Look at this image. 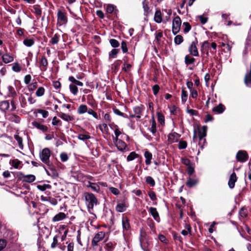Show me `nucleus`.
Masks as SVG:
<instances>
[{
  "instance_id": "f257e3e1",
  "label": "nucleus",
  "mask_w": 251,
  "mask_h": 251,
  "mask_svg": "<svg viewBox=\"0 0 251 251\" xmlns=\"http://www.w3.org/2000/svg\"><path fill=\"white\" fill-rule=\"evenodd\" d=\"M84 196L86 201V204L89 211H90V209H93L94 205L98 204V200L92 193H85Z\"/></svg>"
},
{
  "instance_id": "f03ea898",
  "label": "nucleus",
  "mask_w": 251,
  "mask_h": 251,
  "mask_svg": "<svg viewBox=\"0 0 251 251\" xmlns=\"http://www.w3.org/2000/svg\"><path fill=\"white\" fill-rule=\"evenodd\" d=\"M50 151L48 148L44 149L40 153V158L41 161L49 166L51 165L50 161Z\"/></svg>"
},
{
  "instance_id": "7ed1b4c3",
  "label": "nucleus",
  "mask_w": 251,
  "mask_h": 251,
  "mask_svg": "<svg viewBox=\"0 0 251 251\" xmlns=\"http://www.w3.org/2000/svg\"><path fill=\"white\" fill-rule=\"evenodd\" d=\"M181 21L179 17H175L173 21L172 32L174 35L176 34L180 30Z\"/></svg>"
},
{
  "instance_id": "20e7f679",
  "label": "nucleus",
  "mask_w": 251,
  "mask_h": 251,
  "mask_svg": "<svg viewBox=\"0 0 251 251\" xmlns=\"http://www.w3.org/2000/svg\"><path fill=\"white\" fill-rule=\"evenodd\" d=\"M236 158L238 161L243 163L248 160L249 155L246 151H239L236 154Z\"/></svg>"
},
{
  "instance_id": "39448f33",
  "label": "nucleus",
  "mask_w": 251,
  "mask_h": 251,
  "mask_svg": "<svg viewBox=\"0 0 251 251\" xmlns=\"http://www.w3.org/2000/svg\"><path fill=\"white\" fill-rule=\"evenodd\" d=\"M105 232L103 231H100L97 233L93 238L92 241V245L93 246H97L98 245V243L102 240L105 237Z\"/></svg>"
},
{
  "instance_id": "423d86ee",
  "label": "nucleus",
  "mask_w": 251,
  "mask_h": 251,
  "mask_svg": "<svg viewBox=\"0 0 251 251\" xmlns=\"http://www.w3.org/2000/svg\"><path fill=\"white\" fill-rule=\"evenodd\" d=\"M114 143L118 148L121 151H126L127 146L126 144L120 139H114Z\"/></svg>"
},
{
  "instance_id": "0eeeda50",
  "label": "nucleus",
  "mask_w": 251,
  "mask_h": 251,
  "mask_svg": "<svg viewBox=\"0 0 251 251\" xmlns=\"http://www.w3.org/2000/svg\"><path fill=\"white\" fill-rule=\"evenodd\" d=\"M197 41H193L189 47V51L191 55L198 56H199V52L196 46Z\"/></svg>"
},
{
  "instance_id": "6e6552de",
  "label": "nucleus",
  "mask_w": 251,
  "mask_h": 251,
  "mask_svg": "<svg viewBox=\"0 0 251 251\" xmlns=\"http://www.w3.org/2000/svg\"><path fill=\"white\" fill-rule=\"evenodd\" d=\"M180 135L176 132L170 133L168 135V141L169 143L172 144L178 141Z\"/></svg>"
},
{
  "instance_id": "1a4fd4ad",
  "label": "nucleus",
  "mask_w": 251,
  "mask_h": 251,
  "mask_svg": "<svg viewBox=\"0 0 251 251\" xmlns=\"http://www.w3.org/2000/svg\"><path fill=\"white\" fill-rule=\"evenodd\" d=\"M144 110V106L142 104L135 106L133 107V111L136 115V118L140 119L141 117L142 113Z\"/></svg>"
},
{
  "instance_id": "9d476101",
  "label": "nucleus",
  "mask_w": 251,
  "mask_h": 251,
  "mask_svg": "<svg viewBox=\"0 0 251 251\" xmlns=\"http://www.w3.org/2000/svg\"><path fill=\"white\" fill-rule=\"evenodd\" d=\"M237 181V176L235 172L232 173L230 175L228 182V185L230 188L232 189L235 186V183Z\"/></svg>"
},
{
  "instance_id": "9b49d317",
  "label": "nucleus",
  "mask_w": 251,
  "mask_h": 251,
  "mask_svg": "<svg viewBox=\"0 0 251 251\" xmlns=\"http://www.w3.org/2000/svg\"><path fill=\"white\" fill-rule=\"evenodd\" d=\"M149 212L156 221L157 222H160L159 214L156 208L151 207L149 209Z\"/></svg>"
},
{
  "instance_id": "f8f14e48",
  "label": "nucleus",
  "mask_w": 251,
  "mask_h": 251,
  "mask_svg": "<svg viewBox=\"0 0 251 251\" xmlns=\"http://www.w3.org/2000/svg\"><path fill=\"white\" fill-rule=\"evenodd\" d=\"M32 125L35 127L44 132L47 131L48 129V128L46 126L42 125L36 121L33 122L32 123Z\"/></svg>"
},
{
  "instance_id": "ddd939ff",
  "label": "nucleus",
  "mask_w": 251,
  "mask_h": 251,
  "mask_svg": "<svg viewBox=\"0 0 251 251\" xmlns=\"http://www.w3.org/2000/svg\"><path fill=\"white\" fill-rule=\"evenodd\" d=\"M105 8L106 12L109 14H111L112 12L115 15L118 14V10L116 9V6L113 4H107L105 6Z\"/></svg>"
},
{
  "instance_id": "4468645a",
  "label": "nucleus",
  "mask_w": 251,
  "mask_h": 251,
  "mask_svg": "<svg viewBox=\"0 0 251 251\" xmlns=\"http://www.w3.org/2000/svg\"><path fill=\"white\" fill-rule=\"evenodd\" d=\"M66 218V215L63 212H59L54 216L52 218V221L54 222L62 220Z\"/></svg>"
},
{
  "instance_id": "2eb2a0df",
  "label": "nucleus",
  "mask_w": 251,
  "mask_h": 251,
  "mask_svg": "<svg viewBox=\"0 0 251 251\" xmlns=\"http://www.w3.org/2000/svg\"><path fill=\"white\" fill-rule=\"evenodd\" d=\"M225 107L222 103H220L218 105L215 106L212 109V111L214 112H216L218 114L222 113L225 111Z\"/></svg>"
},
{
  "instance_id": "dca6fc26",
  "label": "nucleus",
  "mask_w": 251,
  "mask_h": 251,
  "mask_svg": "<svg viewBox=\"0 0 251 251\" xmlns=\"http://www.w3.org/2000/svg\"><path fill=\"white\" fill-rule=\"evenodd\" d=\"M2 59L4 63L7 64L12 62L14 58L8 53H5L2 55Z\"/></svg>"
},
{
  "instance_id": "f3484780",
  "label": "nucleus",
  "mask_w": 251,
  "mask_h": 251,
  "mask_svg": "<svg viewBox=\"0 0 251 251\" xmlns=\"http://www.w3.org/2000/svg\"><path fill=\"white\" fill-rule=\"evenodd\" d=\"M35 180V176L33 175H28L23 176V181L24 182L31 183Z\"/></svg>"
},
{
  "instance_id": "a211bd4d",
  "label": "nucleus",
  "mask_w": 251,
  "mask_h": 251,
  "mask_svg": "<svg viewBox=\"0 0 251 251\" xmlns=\"http://www.w3.org/2000/svg\"><path fill=\"white\" fill-rule=\"evenodd\" d=\"M58 116L65 121L69 122L74 120L73 116H71L67 114L64 113H60Z\"/></svg>"
},
{
  "instance_id": "6ab92c4d",
  "label": "nucleus",
  "mask_w": 251,
  "mask_h": 251,
  "mask_svg": "<svg viewBox=\"0 0 251 251\" xmlns=\"http://www.w3.org/2000/svg\"><path fill=\"white\" fill-rule=\"evenodd\" d=\"M206 135V126H203L199 129L198 135L200 140H201Z\"/></svg>"
},
{
  "instance_id": "aec40b11",
  "label": "nucleus",
  "mask_w": 251,
  "mask_h": 251,
  "mask_svg": "<svg viewBox=\"0 0 251 251\" xmlns=\"http://www.w3.org/2000/svg\"><path fill=\"white\" fill-rule=\"evenodd\" d=\"M127 205L124 203H118L116 206V210L118 212H123L126 211Z\"/></svg>"
},
{
  "instance_id": "412c9836",
  "label": "nucleus",
  "mask_w": 251,
  "mask_h": 251,
  "mask_svg": "<svg viewBox=\"0 0 251 251\" xmlns=\"http://www.w3.org/2000/svg\"><path fill=\"white\" fill-rule=\"evenodd\" d=\"M144 156L146 158V164L147 165H150L151 163V160L152 159V154L149 151H147L145 152Z\"/></svg>"
},
{
  "instance_id": "4be33fe9",
  "label": "nucleus",
  "mask_w": 251,
  "mask_h": 251,
  "mask_svg": "<svg viewBox=\"0 0 251 251\" xmlns=\"http://www.w3.org/2000/svg\"><path fill=\"white\" fill-rule=\"evenodd\" d=\"M9 108V103L7 100H4L0 102V109L3 111H6Z\"/></svg>"
},
{
  "instance_id": "5701e85b",
  "label": "nucleus",
  "mask_w": 251,
  "mask_h": 251,
  "mask_svg": "<svg viewBox=\"0 0 251 251\" xmlns=\"http://www.w3.org/2000/svg\"><path fill=\"white\" fill-rule=\"evenodd\" d=\"M40 64L43 67L41 70L45 71L47 70L48 62L47 58L45 56H43L40 60Z\"/></svg>"
},
{
  "instance_id": "b1692460",
  "label": "nucleus",
  "mask_w": 251,
  "mask_h": 251,
  "mask_svg": "<svg viewBox=\"0 0 251 251\" xmlns=\"http://www.w3.org/2000/svg\"><path fill=\"white\" fill-rule=\"evenodd\" d=\"M88 111V107L85 104H81L77 108V112L79 114H83Z\"/></svg>"
},
{
  "instance_id": "393cba45",
  "label": "nucleus",
  "mask_w": 251,
  "mask_h": 251,
  "mask_svg": "<svg viewBox=\"0 0 251 251\" xmlns=\"http://www.w3.org/2000/svg\"><path fill=\"white\" fill-rule=\"evenodd\" d=\"M85 133H79L78 134L77 137L78 138L82 141H85L89 139L91 137L88 132H85Z\"/></svg>"
},
{
  "instance_id": "a878e982",
  "label": "nucleus",
  "mask_w": 251,
  "mask_h": 251,
  "mask_svg": "<svg viewBox=\"0 0 251 251\" xmlns=\"http://www.w3.org/2000/svg\"><path fill=\"white\" fill-rule=\"evenodd\" d=\"M123 227L125 229L128 230L130 227L129 221L127 217H123L122 220Z\"/></svg>"
},
{
  "instance_id": "bb28decb",
  "label": "nucleus",
  "mask_w": 251,
  "mask_h": 251,
  "mask_svg": "<svg viewBox=\"0 0 251 251\" xmlns=\"http://www.w3.org/2000/svg\"><path fill=\"white\" fill-rule=\"evenodd\" d=\"M69 80L74 84L75 85L82 86L83 84L82 82L76 80L74 76H71L69 77Z\"/></svg>"
},
{
  "instance_id": "cd10ccee",
  "label": "nucleus",
  "mask_w": 251,
  "mask_h": 251,
  "mask_svg": "<svg viewBox=\"0 0 251 251\" xmlns=\"http://www.w3.org/2000/svg\"><path fill=\"white\" fill-rule=\"evenodd\" d=\"M162 36H163V32L162 31H158L156 32V33H155V39L154 41L158 45H160V44L161 38L162 37Z\"/></svg>"
},
{
  "instance_id": "c85d7f7f",
  "label": "nucleus",
  "mask_w": 251,
  "mask_h": 251,
  "mask_svg": "<svg viewBox=\"0 0 251 251\" xmlns=\"http://www.w3.org/2000/svg\"><path fill=\"white\" fill-rule=\"evenodd\" d=\"M67 22V17H57V24L61 26Z\"/></svg>"
},
{
  "instance_id": "c756f323",
  "label": "nucleus",
  "mask_w": 251,
  "mask_h": 251,
  "mask_svg": "<svg viewBox=\"0 0 251 251\" xmlns=\"http://www.w3.org/2000/svg\"><path fill=\"white\" fill-rule=\"evenodd\" d=\"M14 138L17 140L20 148L22 150L23 149V139L22 137H20L18 134H15L14 135Z\"/></svg>"
},
{
  "instance_id": "7c9ffc66",
  "label": "nucleus",
  "mask_w": 251,
  "mask_h": 251,
  "mask_svg": "<svg viewBox=\"0 0 251 251\" xmlns=\"http://www.w3.org/2000/svg\"><path fill=\"white\" fill-rule=\"evenodd\" d=\"M197 183V180L192 179L191 178H189L188 180H187L186 182V185L189 187H192L193 186H195Z\"/></svg>"
},
{
  "instance_id": "2f4dec72",
  "label": "nucleus",
  "mask_w": 251,
  "mask_h": 251,
  "mask_svg": "<svg viewBox=\"0 0 251 251\" xmlns=\"http://www.w3.org/2000/svg\"><path fill=\"white\" fill-rule=\"evenodd\" d=\"M138 157V155L135 152H131L127 157V160L130 161Z\"/></svg>"
},
{
  "instance_id": "473e14b6",
  "label": "nucleus",
  "mask_w": 251,
  "mask_h": 251,
  "mask_svg": "<svg viewBox=\"0 0 251 251\" xmlns=\"http://www.w3.org/2000/svg\"><path fill=\"white\" fill-rule=\"evenodd\" d=\"M34 43V40L32 39H25L23 41L24 44L27 47H31Z\"/></svg>"
},
{
  "instance_id": "72a5a7b5",
  "label": "nucleus",
  "mask_w": 251,
  "mask_h": 251,
  "mask_svg": "<svg viewBox=\"0 0 251 251\" xmlns=\"http://www.w3.org/2000/svg\"><path fill=\"white\" fill-rule=\"evenodd\" d=\"M59 39V35L57 34H55L54 36L51 38L50 43L52 44H57L58 43Z\"/></svg>"
},
{
  "instance_id": "f704fd0d",
  "label": "nucleus",
  "mask_w": 251,
  "mask_h": 251,
  "mask_svg": "<svg viewBox=\"0 0 251 251\" xmlns=\"http://www.w3.org/2000/svg\"><path fill=\"white\" fill-rule=\"evenodd\" d=\"M187 92L184 90V89H182V92H181V100L182 103H185L187 100Z\"/></svg>"
},
{
  "instance_id": "c9c22d12",
  "label": "nucleus",
  "mask_w": 251,
  "mask_h": 251,
  "mask_svg": "<svg viewBox=\"0 0 251 251\" xmlns=\"http://www.w3.org/2000/svg\"><path fill=\"white\" fill-rule=\"evenodd\" d=\"M174 41L176 45H179L183 41V37L181 35H178L175 37Z\"/></svg>"
},
{
  "instance_id": "e433bc0d",
  "label": "nucleus",
  "mask_w": 251,
  "mask_h": 251,
  "mask_svg": "<svg viewBox=\"0 0 251 251\" xmlns=\"http://www.w3.org/2000/svg\"><path fill=\"white\" fill-rule=\"evenodd\" d=\"M146 182L151 186H154L155 184L154 180L150 176H148L146 177Z\"/></svg>"
},
{
  "instance_id": "4c0bfd02",
  "label": "nucleus",
  "mask_w": 251,
  "mask_h": 251,
  "mask_svg": "<svg viewBox=\"0 0 251 251\" xmlns=\"http://www.w3.org/2000/svg\"><path fill=\"white\" fill-rule=\"evenodd\" d=\"M45 93V89L43 87H40L38 88L36 92V95L37 97H41L44 95Z\"/></svg>"
},
{
  "instance_id": "58836bf2",
  "label": "nucleus",
  "mask_w": 251,
  "mask_h": 251,
  "mask_svg": "<svg viewBox=\"0 0 251 251\" xmlns=\"http://www.w3.org/2000/svg\"><path fill=\"white\" fill-rule=\"evenodd\" d=\"M69 88L72 94L74 95H76L78 92V88L74 84H70Z\"/></svg>"
},
{
  "instance_id": "ea45409f",
  "label": "nucleus",
  "mask_w": 251,
  "mask_h": 251,
  "mask_svg": "<svg viewBox=\"0 0 251 251\" xmlns=\"http://www.w3.org/2000/svg\"><path fill=\"white\" fill-rule=\"evenodd\" d=\"M119 51V49H113L109 54V56L110 58H114L117 56V54L118 53Z\"/></svg>"
},
{
  "instance_id": "a19ab883",
  "label": "nucleus",
  "mask_w": 251,
  "mask_h": 251,
  "mask_svg": "<svg viewBox=\"0 0 251 251\" xmlns=\"http://www.w3.org/2000/svg\"><path fill=\"white\" fill-rule=\"evenodd\" d=\"M111 46L113 48H117L120 46L119 42L114 39H111L109 40Z\"/></svg>"
},
{
  "instance_id": "79ce46f5",
  "label": "nucleus",
  "mask_w": 251,
  "mask_h": 251,
  "mask_svg": "<svg viewBox=\"0 0 251 251\" xmlns=\"http://www.w3.org/2000/svg\"><path fill=\"white\" fill-rule=\"evenodd\" d=\"M195 59L194 58H190L189 55H186L185 57V63L186 64H191L194 63Z\"/></svg>"
},
{
  "instance_id": "37998d69",
  "label": "nucleus",
  "mask_w": 251,
  "mask_h": 251,
  "mask_svg": "<svg viewBox=\"0 0 251 251\" xmlns=\"http://www.w3.org/2000/svg\"><path fill=\"white\" fill-rule=\"evenodd\" d=\"M37 187L40 191H44L47 189H50L51 188V186L49 184H44L43 185H38Z\"/></svg>"
},
{
  "instance_id": "c03bdc74",
  "label": "nucleus",
  "mask_w": 251,
  "mask_h": 251,
  "mask_svg": "<svg viewBox=\"0 0 251 251\" xmlns=\"http://www.w3.org/2000/svg\"><path fill=\"white\" fill-rule=\"evenodd\" d=\"M162 17H153V19L157 23H160L161 22L166 23L169 20L168 19H166V20L163 19Z\"/></svg>"
},
{
  "instance_id": "a18cd8bd",
  "label": "nucleus",
  "mask_w": 251,
  "mask_h": 251,
  "mask_svg": "<svg viewBox=\"0 0 251 251\" xmlns=\"http://www.w3.org/2000/svg\"><path fill=\"white\" fill-rule=\"evenodd\" d=\"M115 245L110 242L106 244L105 249L107 251H112L114 248Z\"/></svg>"
},
{
  "instance_id": "49530a36",
  "label": "nucleus",
  "mask_w": 251,
  "mask_h": 251,
  "mask_svg": "<svg viewBox=\"0 0 251 251\" xmlns=\"http://www.w3.org/2000/svg\"><path fill=\"white\" fill-rule=\"evenodd\" d=\"M150 131L153 133L154 134L156 133V122L154 119L151 120V126L150 128Z\"/></svg>"
},
{
  "instance_id": "de8ad7c7",
  "label": "nucleus",
  "mask_w": 251,
  "mask_h": 251,
  "mask_svg": "<svg viewBox=\"0 0 251 251\" xmlns=\"http://www.w3.org/2000/svg\"><path fill=\"white\" fill-rule=\"evenodd\" d=\"M8 90L11 97H15L16 96V93L14 88L12 86H9L8 87Z\"/></svg>"
},
{
  "instance_id": "09e8293b",
  "label": "nucleus",
  "mask_w": 251,
  "mask_h": 251,
  "mask_svg": "<svg viewBox=\"0 0 251 251\" xmlns=\"http://www.w3.org/2000/svg\"><path fill=\"white\" fill-rule=\"evenodd\" d=\"M100 130L102 132H106L108 131V128L106 124L103 123L99 125Z\"/></svg>"
},
{
  "instance_id": "8fccbe9b",
  "label": "nucleus",
  "mask_w": 251,
  "mask_h": 251,
  "mask_svg": "<svg viewBox=\"0 0 251 251\" xmlns=\"http://www.w3.org/2000/svg\"><path fill=\"white\" fill-rule=\"evenodd\" d=\"M90 187L95 192H98L100 190V187L96 183H91Z\"/></svg>"
},
{
  "instance_id": "3c124183",
  "label": "nucleus",
  "mask_w": 251,
  "mask_h": 251,
  "mask_svg": "<svg viewBox=\"0 0 251 251\" xmlns=\"http://www.w3.org/2000/svg\"><path fill=\"white\" fill-rule=\"evenodd\" d=\"M121 48L124 53L127 52L128 49L127 48L126 43L125 41H123L121 43Z\"/></svg>"
},
{
  "instance_id": "603ef678",
  "label": "nucleus",
  "mask_w": 251,
  "mask_h": 251,
  "mask_svg": "<svg viewBox=\"0 0 251 251\" xmlns=\"http://www.w3.org/2000/svg\"><path fill=\"white\" fill-rule=\"evenodd\" d=\"M12 70L16 72H19L21 71V67L17 63H14L12 66Z\"/></svg>"
},
{
  "instance_id": "864d4df0",
  "label": "nucleus",
  "mask_w": 251,
  "mask_h": 251,
  "mask_svg": "<svg viewBox=\"0 0 251 251\" xmlns=\"http://www.w3.org/2000/svg\"><path fill=\"white\" fill-rule=\"evenodd\" d=\"M239 216L242 218H245L247 216V213L246 209L242 208L239 212Z\"/></svg>"
},
{
  "instance_id": "5fc2aeb1",
  "label": "nucleus",
  "mask_w": 251,
  "mask_h": 251,
  "mask_svg": "<svg viewBox=\"0 0 251 251\" xmlns=\"http://www.w3.org/2000/svg\"><path fill=\"white\" fill-rule=\"evenodd\" d=\"M178 146L179 149H184L187 147V143L185 141H180Z\"/></svg>"
},
{
  "instance_id": "6e6d98bb",
  "label": "nucleus",
  "mask_w": 251,
  "mask_h": 251,
  "mask_svg": "<svg viewBox=\"0 0 251 251\" xmlns=\"http://www.w3.org/2000/svg\"><path fill=\"white\" fill-rule=\"evenodd\" d=\"M58 244V237L57 236H54L53 238V242L51 244V248H55Z\"/></svg>"
},
{
  "instance_id": "4d7b16f0",
  "label": "nucleus",
  "mask_w": 251,
  "mask_h": 251,
  "mask_svg": "<svg viewBox=\"0 0 251 251\" xmlns=\"http://www.w3.org/2000/svg\"><path fill=\"white\" fill-rule=\"evenodd\" d=\"M87 112L89 114L92 115L95 119L98 118V116L97 113L96 112H95L93 109H92L91 108H89V109L88 108V111H87Z\"/></svg>"
},
{
  "instance_id": "13d9d810",
  "label": "nucleus",
  "mask_w": 251,
  "mask_h": 251,
  "mask_svg": "<svg viewBox=\"0 0 251 251\" xmlns=\"http://www.w3.org/2000/svg\"><path fill=\"white\" fill-rule=\"evenodd\" d=\"M38 112L41 114L42 115V116L43 118H46L49 115V112L48 111H46V110H43V109H38Z\"/></svg>"
},
{
  "instance_id": "bf43d9fd",
  "label": "nucleus",
  "mask_w": 251,
  "mask_h": 251,
  "mask_svg": "<svg viewBox=\"0 0 251 251\" xmlns=\"http://www.w3.org/2000/svg\"><path fill=\"white\" fill-rule=\"evenodd\" d=\"M143 8H144V11L145 12V15L149 14V13L148 12V10H149V7L148 6L147 3L146 2V1L145 0H144L143 2Z\"/></svg>"
},
{
  "instance_id": "052dcab7",
  "label": "nucleus",
  "mask_w": 251,
  "mask_h": 251,
  "mask_svg": "<svg viewBox=\"0 0 251 251\" xmlns=\"http://www.w3.org/2000/svg\"><path fill=\"white\" fill-rule=\"evenodd\" d=\"M6 246V241L4 239H0V251L3 250V249Z\"/></svg>"
},
{
  "instance_id": "680f3d73",
  "label": "nucleus",
  "mask_w": 251,
  "mask_h": 251,
  "mask_svg": "<svg viewBox=\"0 0 251 251\" xmlns=\"http://www.w3.org/2000/svg\"><path fill=\"white\" fill-rule=\"evenodd\" d=\"M181 162L183 164L187 166L188 167L191 165V162L190 160L187 158H182Z\"/></svg>"
},
{
  "instance_id": "e2e57ef3",
  "label": "nucleus",
  "mask_w": 251,
  "mask_h": 251,
  "mask_svg": "<svg viewBox=\"0 0 251 251\" xmlns=\"http://www.w3.org/2000/svg\"><path fill=\"white\" fill-rule=\"evenodd\" d=\"M31 79V76L30 75H27L25 76L24 82L26 84H28Z\"/></svg>"
},
{
  "instance_id": "0e129e2a",
  "label": "nucleus",
  "mask_w": 251,
  "mask_h": 251,
  "mask_svg": "<svg viewBox=\"0 0 251 251\" xmlns=\"http://www.w3.org/2000/svg\"><path fill=\"white\" fill-rule=\"evenodd\" d=\"M152 89L153 94L154 95H156L158 93L160 87L158 85L156 84V85L153 86Z\"/></svg>"
},
{
  "instance_id": "69168bd1",
  "label": "nucleus",
  "mask_w": 251,
  "mask_h": 251,
  "mask_svg": "<svg viewBox=\"0 0 251 251\" xmlns=\"http://www.w3.org/2000/svg\"><path fill=\"white\" fill-rule=\"evenodd\" d=\"M213 120V117L212 115L207 114L205 116V119L204 120V122L205 123L208 122H211Z\"/></svg>"
},
{
  "instance_id": "338daca9",
  "label": "nucleus",
  "mask_w": 251,
  "mask_h": 251,
  "mask_svg": "<svg viewBox=\"0 0 251 251\" xmlns=\"http://www.w3.org/2000/svg\"><path fill=\"white\" fill-rule=\"evenodd\" d=\"M60 158L62 161L65 162L68 160V156L67 154L65 153H62L60 154Z\"/></svg>"
},
{
  "instance_id": "774afa93",
  "label": "nucleus",
  "mask_w": 251,
  "mask_h": 251,
  "mask_svg": "<svg viewBox=\"0 0 251 251\" xmlns=\"http://www.w3.org/2000/svg\"><path fill=\"white\" fill-rule=\"evenodd\" d=\"M131 67V66L129 64H124V67H123L122 70L125 71V72H128L130 70V68Z\"/></svg>"
}]
</instances>
